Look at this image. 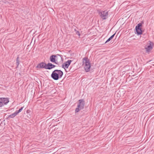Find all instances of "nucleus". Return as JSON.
I'll return each mask as SVG.
<instances>
[{"instance_id": "obj_7", "label": "nucleus", "mask_w": 154, "mask_h": 154, "mask_svg": "<svg viewBox=\"0 0 154 154\" xmlns=\"http://www.w3.org/2000/svg\"><path fill=\"white\" fill-rule=\"evenodd\" d=\"M142 26V24L141 23H139L136 27V31L138 35H141L142 34V32L140 28Z\"/></svg>"}, {"instance_id": "obj_6", "label": "nucleus", "mask_w": 154, "mask_h": 154, "mask_svg": "<svg viewBox=\"0 0 154 154\" xmlns=\"http://www.w3.org/2000/svg\"><path fill=\"white\" fill-rule=\"evenodd\" d=\"M9 101L8 99L7 98H0V107L6 105Z\"/></svg>"}, {"instance_id": "obj_16", "label": "nucleus", "mask_w": 154, "mask_h": 154, "mask_svg": "<svg viewBox=\"0 0 154 154\" xmlns=\"http://www.w3.org/2000/svg\"><path fill=\"white\" fill-rule=\"evenodd\" d=\"M23 107H21V108L18 110H16L15 112L17 115L20 112L23 110Z\"/></svg>"}, {"instance_id": "obj_1", "label": "nucleus", "mask_w": 154, "mask_h": 154, "mask_svg": "<svg viewBox=\"0 0 154 154\" xmlns=\"http://www.w3.org/2000/svg\"><path fill=\"white\" fill-rule=\"evenodd\" d=\"M63 75V72L61 70L55 69L52 72L51 77L54 80H57L61 78Z\"/></svg>"}, {"instance_id": "obj_13", "label": "nucleus", "mask_w": 154, "mask_h": 154, "mask_svg": "<svg viewBox=\"0 0 154 154\" xmlns=\"http://www.w3.org/2000/svg\"><path fill=\"white\" fill-rule=\"evenodd\" d=\"M17 115V114L16 113V112H14L13 113H12L11 114V115H9L8 118H14V117H15Z\"/></svg>"}, {"instance_id": "obj_15", "label": "nucleus", "mask_w": 154, "mask_h": 154, "mask_svg": "<svg viewBox=\"0 0 154 154\" xmlns=\"http://www.w3.org/2000/svg\"><path fill=\"white\" fill-rule=\"evenodd\" d=\"M19 58L18 57L16 59V64L17 65V67L19 64Z\"/></svg>"}, {"instance_id": "obj_12", "label": "nucleus", "mask_w": 154, "mask_h": 154, "mask_svg": "<svg viewBox=\"0 0 154 154\" xmlns=\"http://www.w3.org/2000/svg\"><path fill=\"white\" fill-rule=\"evenodd\" d=\"M55 55H51L50 57V60L51 62L54 63H55Z\"/></svg>"}, {"instance_id": "obj_8", "label": "nucleus", "mask_w": 154, "mask_h": 154, "mask_svg": "<svg viewBox=\"0 0 154 154\" xmlns=\"http://www.w3.org/2000/svg\"><path fill=\"white\" fill-rule=\"evenodd\" d=\"M72 61L71 60H68L67 61L63 63L62 65V67L63 68H68L70 64Z\"/></svg>"}, {"instance_id": "obj_2", "label": "nucleus", "mask_w": 154, "mask_h": 154, "mask_svg": "<svg viewBox=\"0 0 154 154\" xmlns=\"http://www.w3.org/2000/svg\"><path fill=\"white\" fill-rule=\"evenodd\" d=\"M83 63L85 65L84 68L86 72H89L91 66L89 60L87 57H85L83 59Z\"/></svg>"}, {"instance_id": "obj_4", "label": "nucleus", "mask_w": 154, "mask_h": 154, "mask_svg": "<svg viewBox=\"0 0 154 154\" xmlns=\"http://www.w3.org/2000/svg\"><path fill=\"white\" fill-rule=\"evenodd\" d=\"M98 14L100 17L103 20H105L108 17V11H98Z\"/></svg>"}, {"instance_id": "obj_11", "label": "nucleus", "mask_w": 154, "mask_h": 154, "mask_svg": "<svg viewBox=\"0 0 154 154\" xmlns=\"http://www.w3.org/2000/svg\"><path fill=\"white\" fill-rule=\"evenodd\" d=\"M47 69H51L54 68L56 66L52 64L51 63H48L47 64Z\"/></svg>"}, {"instance_id": "obj_9", "label": "nucleus", "mask_w": 154, "mask_h": 154, "mask_svg": "<svg viewBox=\"0 0 154 154\" xmlns=\"http://www.w3.org/2000/svg\"><path fill=\"white\" fill-rule=\"evenodd\" d=\"M47 64L44 62H41L38 64L37 67L38 68H45L47 69Z\"/></svg>"}, {"instance_id": "obj_3", "label": "nucleus", "mask_w": 154, "mask_h": 154, "mask_svg": "<svg viewBox=\"0 0 154 154\" xmlns=\"http://www.w3.org/2000/svg\"><path fill=\"white\" fill-rule=\"evenodd\" d=\"M79 103L78 104L77 107L75 109V113L78 112L80 110L83 109L85 105V101L83 99L79 100Z\"/></svg>"}, {"instance_id": "obj_14", "label": "nucleus", "mask_w": 154, "mask_h": 154, "mask_svg": "<svg viewBox=\"0 0 154 154\" xmlns=\"http://www.w3.org/2000/svg\"><path fill=\"white\" fill-rule=\"evenodd\" d=\"M116 33L113 34L111 36H110L107 40L105 42V43H107L109 42L111 39H112L114 37V35H115Z\"/></svg>"}, {"instance_id": "obj_5", "label": "nucleus", "mask_w": 154, "mask_h": 154, "mask_svg": "<svg viewBox=\"0 0 154 154\" xmlns=\"http://www.w3.org/2000/svg\"><path fill=\"white\" fill-rule=\"evenodd\" d=\"M62 56V55L59 54L55 55V64L59 65L60 64L63 63V58Z\"/></svg>"}, {"instance_id": "obj_10", "label": "nucleus", "mask_w": 154, "mask_h": 154, "mask_svg": "<svg viewBox=\"0 0 154 154\" xmlns=\"http://www.w3.org/2000/svg\"><path fill=\"white\" fill-rule=\"evenodd\" d=\"M152 46L150 44L149 45L145 48L146 52L149 53L152 49Z\"/></svg>"}, {"instance_id": "obj_17", "label": "nucleus", "mask_w": 154, "mask_h": 154, "mask_svg": "<svg viewBox=\"0 0 154 154\" xmlns=\"http://www.w3.org/2000/svg\"><path fill=\"white\" fill-rule=\"evenodd\" d=\"M75 31L76 34L78 35L79 37L80 36V34L79 32V31L76 30L75 29Z\"/></svg>"}]
</instances>
